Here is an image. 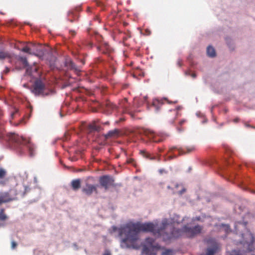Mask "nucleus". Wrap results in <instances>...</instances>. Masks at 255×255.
<instances>
[{
	"label": "nucleus",
	"mask_w": 255,
	"mask_h": 255,
	"mask_svg": "<svg viewBox=\"0 0 255 255\" xmlns=\"http://www.w3.org/2000/svg\"><path fill=\"white\" fill-rule=\"evenodd\" d=\"M7 175V171L1 167H0V185L4 186L6 184L5 181L3 180Z\"/></svg>",
	"instance_id": "2eb2a0df"
},
{
	"label": "nucleus",
	"mask_w": 255,
	"mask_h": 255,
	"mask_svg": "<svg viewBox=\"0 0 255 255\" xmlns=\"http://www.w3.org/2000/svg\"><path fill=\"white\" fill-rule=\"evenodd\" d=\"M11 57L10 53L4 50H0V60H3L5 59H9Z\"/></svg>",
	"instance_id": "6ab92c4d"
},
{
	"label": "nucleus",
	"mask_w": 255,
	"mask_h": 255,
	"mask_svg": "<svg viewBox=\"0 0 255 255\" xmlns=\"http://www.w3.org/2000/svg\"><path fill=\"white\" fill-rule=\"evenodd\" d=\"M174 251L171 249H165L164 251L162 252L161 255H174Z\"/></svg>",
	"instance_id": "b1692460"
},
{
	"label": "nucleus",
	"mask_w": 255,
	"mask_h": 255,
	"mask_svg": "<svg viewBox=\"0 0 255 255\" xmlns=\"http://www.w3.org/2000/svg\"><path fill=\"white\" fill-rule=\"evenodd\" d=\"M174 149H177L178 150L179 154L180 155L190 153L195 150V147L194 146H189L186 147V151H185V149L182 147L177 148L176 147H171L170 149V150L172 151Z\"/></svg>",
	"instance_id": "1a4fd4ad"
},
{
	"label": "nucleus",
	"mask_w": 255,
	"mask_h": 255,
	"mask_svg": "<svg viewBox=\"0 0 255 255\" xmlns=\"http://www.w3.org/2000/svg\"><path fill=\"white\" fill-rule=\"evenodd\" d=\"M159 172L160 174H162L163 173H166V171L164 169H160L159 170Z\"/></svg>",
	"instance_id": "c9c22d12"
},
{
	"label": "nucleus",
	"mask_w": 255,
	"mask_h": 255,
	"mask_svg": "<svg viewBox=\"0 0 255 255\" xmlns=\"http://www.w3.org/2000/svg\"><path fill=\"white\" fill-rule=\"evenodd\" d=\"M180 109H181L180 107H177L175 109L170 110V112L173 113V115H175V117L174 119H175L177 117L178 114V110H179Z\"/></svg>",
	"instance_id": "cd10ccee"
},
{
	"label": "nucleus",
	"mask_w": 255,
	"mask_h": 255,
	"mask_svg": "<svg viewBox=\"0 0 255 255\" xmlns=\"http://www.w3.org/2000/svg\"><path fill=\"white\" fill-rule=\"evenodd\" d=\"M154 242V240L152 238H148L145 240L146 245L143 246L142 249V253L146 255H152V251L151 247Z\"/></svg>",
	"instance_id": "0eeeda50"
},
{
	"label": "nucleus",
	"mask_w": 255,
	"mask_h": 255,
	"mask_svg": "<svg viewBox=\"0 0 255 255\" xmlns=\"http://www.w3.org/2000/svg\"><path fill=\"white\" fill-rule=\"evenodd\" d=\"M182 221L179 216L175 215L172 218L164 219L160 227L150 222H128L118 229L119 235L121 238V247L123 249H137L136 242L139 239L138 234L140 232H151L165 242H170L183 235L192 238L200 233L202 228L199 225L193 228L185 226L182 229H177L175 226Z\"/></svg>",
	"instance_id": "f257e3e1"
},
{
	"label": "nucleus",
	"mask_w": 255,
	"mask_h": 255,
	"mask_svg": "<svg viewBox=\"0 0 255 255\" xmlns=\"http://www.w3.org/2000/svg\"><path fill=\"white\" fill-rule=\"evenodd\" d=\"M20 60L21 62H22V64L23 65V66L24 68H25L26 67H27L29 65L26 58L21 57L20 58Z\"/></svg>",
	"instance_id": "c85d7f7f"
},
{
	"label": "nucleus",
	"mask_w": 255,
	"mask_h": 255,
	"mask_svg": "<svg viewBox=\"0 0 255 255\" xmlns=\"http://www.w3.org/2000/svg\"><path fill=\"white\" fill-rule=\"evenodd\" d=\"M66 65L69 69L74 70L76 72L81 71V69L77 66L71 60H67L66 62Z\"/></svg>",
	"instance_id": "ddd939ff"
},
{
	"label": "nucleus",
	"mask_w": 255,
	"mask_h": 255,
	"mask_svg": "<svg viewBox=\"0 0 255 255\" xmlns=\"http://www.w3.org/2000/svg\"><path fill=\"white\" fill-rule=\"evenodd\" d=\"M103 108L106 111L108 114L111 113L112 111L117 109V106L109 101H106L103 104Z\"/></svg>",
	"instance_id": "6e6552de"
},
{
	"label": "nucleus",
	"mask_w": 255,
	"mask_h": 255,
	"mask_svg": "<svg viewBox=\"0 0 255 255\" xmlns=\"http://www.w3.org/2000/svg\"><path fill=\"white\" fill-rule=\"evenodd\" d=\"M8 218L7 215L4 213V209H2L0 211V220L5 221Z\"/></svg>",
	"instance_id": "5701e85b"
},
{
	"label": "nucleus",
	"mask_w": 255,
	"mask_h": 255,
	"mask_svg": "<svg viewBox=\"0 0 255 255\" xmlns=\"http://www.w3.org/2000/svg\"><path fill=\"white\" fill-rule=\"evenodd\" d=\"M174 120H173V121H172V122H171L173 123H174Z\"/></svg>",
	"instance_id": "09e8293b"
},
{
	"label": "nucleus",
	"mask_w": 255,
	"mask_h": 255,
	"mask_svg": "<svg viewBox=\"0 0 255 255\" xmlns=\"http://www.w3.org/2000/svg\"><path fill=\"white\" fill-rule=\"evenodd\" d=\"M98 185H93L89 183H86L85 187L82 189V191L85 194L88 196L92 195L93 193L98 194V192L97 190V187Z\"/></svg>",
	"instance_id": "423d86ee"
},
{
	"label": "nucleus",
	"mask_w": 255,
	"mask_h": 255,
	"mask_svg": "<svg viewBox=\"0 0 255 255\" xmlns=\"http://www.w3.org/2000/svg\"><path fill=\"white\" fill-rule=\"evenodd\" d=\"M119 134V130L118 129H115L114 130H110L106 134L105 137L108 139L111 137L118 136Z\"/></svg>",
	"instance_id": "a211bd4d"
},
{
	"label": "nucleus",
	"mask_w": 255,
	"mask_h": 255,
	"mask_svg": "<svg viewBox=\"0 0 255 255\" xmlns=\"http://www.w3.org/2000/svg\"><path fill=\"white\" fill-rule=\"evenodd\" d=\"M131 37V33L129 31H128L126 36L123 37L124 40H127L128 38Z\"/></svg>",
	"instance_id": "2f4dec72"
},
{
	"label": "nucleus",
	"mask_w": 255,
	"mask_h": 255,
	"mask_svg": "<svg viewBox=\"0 0 255 255\" xmlns=\"http://www.w3.org/2000/svg\"><path fill=\"white\" fill-rule=\"evenodd\" d=\"M73 14V13L72 12H69L68 14L69 19L70 22H72L73 20L72 19H70V17L72 16Z\"/></svg>",
	"instance_id": "f704fd0d"
},
{
	"label": "nucleus",
	"mask_w": 255,
	"mask_h": 255,
	"mask_svg": "<svg viewBox=\"0 0 255 255\" xmlns=\"http://www.w3.org/2000/svg\"><path fill=\"white\" fill-rule=\"evenodd\" d=\"M144 134L146 136H147L150 140H152L155 142H158L161 141V139H156V136L155 133L150 130H145L144 131Z\"/></svg>",
	"instance_id": "4468645a"
},
{
	"label": "nucleus",
	"mask_w": 255,
	"mask_h": 255,
	"mask_svg": "<svg viewBox=\"0 0 255 255\" xmlns=\"http://www.w3.org/2000/svg\"><path fill=\"white\" fill-rule=\"evenodd\" d=\"M185 74L186 75H187V74L189 75V72H186Z\"/></svg>",
	"instance_id": "de8ad7c7"
},
{
	"label": "nucleus",
	"mask_w": 255,
	"mask_h": 255,
	"mask_svg": "<svg viewBox=\"0 0 255 255\" xmlns=\"http://www.w3.org/2000/svg\"><path fill=\"white\" fill-rule=\"evenodd\" d=\"M185 122H186V120H182L181 121H180L179 125L181 126V125H182Z\"/></svg>",
	"instance_id": "ea45409f"
},
{
	"label": "nucleus",
	"mask_w": 255,
	"mask_h": 255,
	"mask_svg": "<svg viewBox=\"0 0 255 255\" xmlns=\"http://www.w3.org/2000/svg\"><path fill=\"white\" fill-rule=\"evenodd\" d=\"M14 114V113H12L11 114V116L12 117V118L13 117V115Z\"/></svg>",
	"instance_id": "a18cd8bd"
},
{
	"label": "nucleus",
	"mask_w": 255,
	"mask_h": 255,
	"mask_svg": "<svg viewBox=\"0 0 255 255\" xmlns=\"http://www.w3.org/2000/svg\"><path fill=\"white\" fill-rule=\"evenodd\" d=\"M177 64L179 67H181L182 65V61L181 59H178Z\"/></svg>",
	"instance_id": "72a5a7b5"
},
{
	"label": "nucleus",
	"mask_w": 255,
	"mask_h": 255,
	"mask_svg": "<svg viewBox=\"0 0 255 255\" xmlns=\"http://www.w3.org/2000/svg\"><path fill=\"white\" fill-rule=\"evenodd\" d=\"M207 55L211 57H214L216 56V52L215 49L211 46H209L207 48Z\"/></svg>",
	"instance_id": "aec40b11"
},
{
	"label": "nucleus",
	"mask_w": 255,
	"mask_h": 255,
	"mask_svg": "<svg viewBox=\"0 0 255 255\" xmlns=\"http://www.w3.org/2000/svg\"><path fill=\"white\" fill-rule=\"evenodd\" d=\"M82 63L84 64V62L83 61H82Z\"/></svg>",
	"instance_id": "8fccbe9b"
},
{
	"label": "nucleus",
	"mask_w": 255,
	"mask_h": 255,
	"mask_svg": "<svg viewBox=\"0 0 255 255\" xmlns=\"http://www.w3.org/2000/svg\"><path fill=\"white\" fill-rule=\"evenodd\" d=\"M164 101H167L166 99H164ZM163 100H159V99H154L152 102V106L155 108V110L158 111L161 107V106L163 104Z\"/></svg>",
	"instance_id": "f3484780"
},
{
	"label": "nucleus",
	"mask_w": 255,
	"mask_h": 255,
	"mask_svg": "<svg viewBox=\"0 0 255 255\" xmlns=\"http://www.w3.org/2000/svg\"><path fill=\"white\" fill-rule=\"evenodd\" d=\"M0 225H1L0 224Z\"/></svg>",
	"instance_id": "603ef678"
},
{
	"label": "nucleus",
	"mask_w": 255,
	"mask_h": 255,
	"mask_svg": "<svg viewBox=\"0 0 255 255\" xmlns=\"http://www.w3.org/2000/svg\"><path fill=\"white\" fill-rule=\"evenodd\" d=\"M215 242V240L213 239H209L207 241V242L208 243H214Z\"/></svg>",
	"instance_id": "e433bc0d"
},
{
	"label": "nucleus",
	"mask_w": 255,
	"mask_h": 255,
	"mask_svg": "<svg viewBox=\"0 0 255 255\" xmlns=\"http://www.w3.org/2000/svg\"><path fill=\"white\" fill-rule=\"evenodd\" d=\"M216 252V249L215 248H208L207 249L206 255H214Z\"/></svg>",
	"instance_id": "a878e982"
},
{
	"label": "nucleus",
	"mask_w": 255,
	"mask_h": 255,
	"mask_svg": "<svg viewBox=\"0 0 255 255\" xmlns=\"http://www.w3.org/2000/svg\"><path fill=\"white\" fill-rule=\"evenodd\" d=\"M26 69V74L28 75H31L33 72V71L35 72H37V68L36 67H32L28 65V66L25 67Z\"/></svg>",
	"instance_id": "412c9836"
},
{
	"label": "nucleus",
	"mask_w": 255,
	"mask_h": 255,
	"mask_svg": "<svg viewBox=\"0 0 255 255\" xmlns=\"http://www.w3.org/2000/svg\"><path fill=\"white\" fill-rule=\"evenodd\" d=\"M239 119L238 118H236L234 120V122L235 123H237L239 121Z\"/></svg>",
	"instance_id": "c03bdc74"
},
{
	"label": "nucleus",
	"mask_w": 255,
	"mask_h": 255,
	"mask_svg": "<svg viewBox=\"0 0 255 255\" xmlns=\"http://www.w3.org/2000/svg\"><path fill=\"white\" fill-rule=\"evenodd\" d=\"M12 200L8 192L0 193V205L2 204L9 202Z\"/></svg>",
	"instance_id": "9b49d317"
},
{
	"label": "nucleus",
	"mask_w": 255,
	"mask_h": 255,
	"mask_svg": "<svg viewBox=\"0 0 255 255\" xmlns=\"http://www.w3.org/2000/svg\"><path fill=\"white\" fill-rule=\"evenodd\" d=\"M46 88L45 84L40 80H37L35 81L32 92L36 96H47L49 93L45 92Z\"/></svg>",
	"instance_id": "7ed1b4c3"
},
{
	"label": "nucleus",
	"mask_w": 255,
	"mask_h": 255,
	"mask_svg": "<svg viewBox=\"0 0 255 255\" xmlns=\"http://www.w3.org/2000/svg\"><path fill=\"white\" fill-rule=\"evenodd\" d=\"M31 50V44H30L28 45H26V46L23 47L22 48V49H21L22 51L25 52V53H27L29 54H31V52H30Z\"/></svg>",
	"instance_id": "393cba45"
},
{
	"label": "nucleus",
	"mask_w": 255,
	"mask_h": 255,
	"mask_svg": "<svg viewBox=\"0 0 255 255\" xmlns=\"http://www.w3.org/2000/svg\"><path fill=\"white\" fill-rule=\"evenodd\" d=\"M140 153L143 156V157L146 159L151 160H156L158 161H160V156L158 154H157L156 155H154L147 152L145 150H141L140 151Z\"/></svg>",
	"instance_id": "9d476101"
},
{
	"label": "nucleus",
	"mask_w": 255,
	"mask_h": 255,
	"mask_svg": "<svg viewBox=\"0 0 255 255\" xmlns=\"http://www.w3.org/2000/svg\"><path fill=\"white\" fill-rule=\"evenodd\" d=\"M97 50L104 54H110L112 51V48L107 43L100 46H97Z\"/></svg>",
	"instance_id": "f8f14e48"
},
{
	"label": "nucleus",
	"mask_w": 255,
	"mask_h": 255,
	"mask_svg": "<svg viewBox=\"0 0 255 255\" xmlns=\"http://www.w3.org/2000/svg\"><path fill=\"white\" fill-rule=\"evenodd\" d=\"M178 130L179 131H182V129H181V128H178Z\"/></svg>",
	"instance_id": "49530a36"
},
{
	"label": "nucleus",
	"mask_w": 255,
	"mask_h": 255,
	"mask_svg": "<svg viewBox=\"0 0 255 255\" xmlns=\"http://www.w3.org/2000/svg\"><path fill=\"white\" fill-rule=\"evenodd\" d=\"M88 128L90 131H99L100 128V127L97 126L95 124L89 125Z\"/></svg>",
	"instance_id": "4be33fe9"
},
{
	"label": "nucleus",
	"mask_w": 255,
	"mask_h": 255,
	"mask_svg": "<svg viewBox=\"0 0 255 255\" xmlns=\"http://www.w3.org/2000/svg\"><path fill=\"white\" fill-rule=\"evenodd\" d=\"M191 76L193 78H195L196 77V75L195 73H192L191 74Z\"/></svg>",
	"instance_id": "37998d69"
},
{
	"label": "nucleus",
	"mask_w": 255,
	"mask_h": 255,
	"mask_svg": "<svg viewBox=\"0 0 255 255\" xmlns=\"http://www.w3.org/2000/svg\"><path fill=\"white\" fill-rule=\"evenodd\" d=\"M0 138L8 142L11 147L20 154H24L26 151L30 157L36 154V147L29 138L24 137L14 132L5 134L0 130Z\"/></svg>",
	"instance_id": "f03ea898"
},
{
	"label": "nucleus",
	"mask_w": 255,
	"mask_h": 255,
	"mask_svg": "<svg viewBox=\"0 0 255 255\" xmlns=\"http://www.w3.org/2000/svg\"><path fill=\"white\" fill-rule=\"evenodd\" d=\"M231 255H244V254L240 250H234L232 251Z\"/></svg>",
	"instance_id": "7c9ffc66"
},
{
	"label": "nucleus",
	"mask_w": 255,
	"mask_h": 255,
	"mask_svg": "<svg viewBox=\"0 0 255 255\" xmlns=\"http://www.w3.org/2000/svg\"><path fill=\"white\" fill-rule=\"evenodd\" d=\"M31 54L42 58L47 52L46 49L41 45L31 44Z\"/></svg>",
	"instance_id": "39448f33"
},
{
	"label": "nucleus",
	"mask_w": 255,
	"mask_h": 255,
	"mask_svg": "<svg viewBox=\"0 0 255 255\" xmlns=\"http://www.w3.org/2000/svg\"><path fill=\"white\" fill-rule=\"evenodd\" d=\"M115 180L113 177L110 175H103L100 177L99 183L100 185L107 190L110 186H115Z\"/></svg>",
	"instance_id": "20e7f679"
},
{
	"label": "nucleus",
	"mask_w": 255,
	"mask_h": 255,
	"mask_svg": "<svg viewBox=\"0 0 255 255\" xmlns=\"http://www.w3.org/2000/svg\"><path fill=\"white\" fill-rule=\"evenodd\" d=\"M111 255L110 252L109 251H106V252L104 254V255Z\"/></svg>",
	"instance_id": "a19ab883"
},
{
	"label": "nucleus",
	"mask_w": 255,
	"mask_h": 255,
	"mask_svg": "<svg viewBox=\"0 0 255 255\" xmlns=\"http://www.w3.org/2000/svg\"><path fill=\"white\" fill-rule=\"evenodd\" d=\"M161 247L157 244L156 245H152V247H151V250L152 251V255H155V253H153V249H156V250H160L161 249Z\"/></svg>",
	"instance_id": "c756f323"
},
{
	"label": "nucleus",
	"mask_w": 255,
	"mask_h": 255,
	"mask_svg": "<svg viewBox=\"0 0 255 255\" xmlns=\"http://www.w3.org/2000/svg\"><path fill=\"white\" fill-rule=\"evenodd\" d=\"M172 158H173V157H171H171H170V159H172Z\"/></svg>",
	"instance_id": "3c124183"
},
{
	"label": "nucleus",
	"mask_w": 255,
	"mask_h": 255,
	"mask_svg": "<svg viewBox=\"0 0 255 255\" xmlns=\"http://www.w3.org/2000/svg\"><path fill=\"white\" fill-rule=\"evenodd\" d=\"M17 243L14 241H12L11 243V247L12 249H14L17 247Z\"/></svg>",
	"instance_id": "473e14b6"
},
{
	"label": "nucleus",
	"mask_w": 255,
	"mask_h": 255,
	"mask_svg": "<svg viewBox=\"0 0 255 255\" xmlns=\"http://www.w3.org/2000/svg\"><path fill=\"white\" fill-rule=\"evenodd\" d=\"M71 184L72 189L77 191L81 187V180L80 179L73 180Z\"/></svg>",
	"instance_id": "dca6fc26"
},
{
	"label": "nucleus",
	"mask_w": 255,
	"mask_h": 255,
	"mask_svg": "<svg viewBox=\"0 0 255 255\" xmlns=\"http://www.w3.org/2000/svg\"><path fill=\"white\" fill-rule=\"evenodd\" d=\"M9 71V69L7 67H6L5 69L4 70L3 72L4 73L6 74V73H8Z\"/></svg>",
	"instance_id": "58836bf2"
},
{
	"label": "nucleus",
	"mask_w": 255,
	"mask_h": 255,
	"mask_svg": "<svg viewBox=\"0 0 255 255\" xmlns=\"http://www.w3.org/2000/svg\"><path fill=\"white\" fill-rule=\"evenodd\" d=\"M70 32L71 33V34L74 36L75 35V32L74 31H73V30H70Z\"/></svg>",
	"instance_id": "79ce46f5"
},
{
	"label": "nucleus",
	"mask_w": 255,
	"mask_h": 255,
	"mask_svg": "<svg viewBox=\"0 0 255 255\" xmlns=\"http://www.w3.org/2000/svg\"><path fill=\"white\" fill-rule=\"evenodd\" d=\"M133 162V159L132 158L129 159L127 160L128 163H132Z\"/></svg>",
	"instance_id": "4c0bfd02"
},
{
	"label": "nucleus",
	"mask_w": 255,
	"mask_h": 255,
	"mask_svg": "<svg viewBox=\"0 0 255 255\" xmlns=\"http://www.w3.org/2000/svg\"><path fill=\"white\" fill-rule=\"evenodd\" d=\"M253 241L248 246V250L249 252H253L252 255H255V248L253 247Z\"/></svg>",
	"instance_id": "bb28decb"
}]
</instances>
